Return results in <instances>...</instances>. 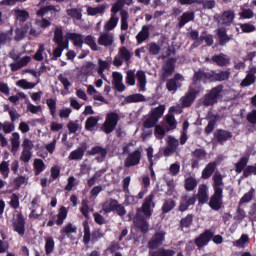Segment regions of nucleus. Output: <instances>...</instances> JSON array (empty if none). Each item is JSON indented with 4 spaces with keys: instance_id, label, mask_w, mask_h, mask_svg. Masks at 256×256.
Returning <instances> with one entry per match:
<instances>
[{
    "instance_id": "nucleus-42",
    "label": "nucleus",
    "mask_w": 256,
    "mask_h": 256,
    "mask_svg": "<svg viewBox=\"0 0 256 256\" xmlns=\"http://www.w3.org/2000/svg\"><path fill=\"white\" fill-rule=\"evenodd\" d=\"M84 43L85 45H88L92 51H99V47L97 46V41L95 39V36L93 35H87L84 37Z\"/></svg>"
},
{
    "instance_id": "nucleus-15",
    "label": "nucleus",
    "mask_w": 256,
    "mask_h": 256,
    "mask_svg": "<svg viewBox=\"0 0 256 256\" xmlns=\"http://www.w3.org/2000/svg\"><path fill=\"white\" fill-rule=\"evenodd\" d=\"M73 233H77V226L73 225V223H67L61 230L59 237V241H65V237H68L71 241H75V237H73Z\"/></svg>"
},
{
    "instance_id": "nucleus-62",
    "label": "nucleus",
    "mask_w": 256,
    "mask_h": 256,
    "mask_svg": "<svg viewBox=\"0 0 256 256\" xmlns=\"http://www.w3.org/2000/svg\"><path fill=\"white\" fill-rule=\"evenodd\" d=\"M44 52H45V44H40L38 50L33 56L34 61H43Z\"/></svg>"
},
{
    "instance_id": "nucleus-48",
    "label": "nucleus",
    "mask_w": 256,
    "mask_h": 256,
    "mask_svg": "<svg viewBox=\"0 0 256 256\" xmlns=\"http://www.w3.org/2000/svg\"><path fill=\"white\" fill-rule=\"evenodd\" d=\"M218 116H212V118L208 121V125L205 127L206 135H211L212 131H215V126L217 125Z\"/></svg>"
},
{
    "instance_id": "nucleus-40",
    "label": "nucleus",
    "mask_w": 256,
    "mask_h": 256,
    "mask_svg": "<svg viewBox=\"0 0 256 256\" xmlns=\"http://www.w3.org/2000/svg\"><path fill=\"white\" fill-rule=\"evenodd\" d=\"M53 41L56 43V45H68L63 39V29L59 27L55 28Z\"/></svg>"
},
{
    "instance_id": "nucleus-6",
    "label": "nucleus",
    "mask_w": 256,
    "mask_h": 256,
    "mask_svg": "<svg viewBox=\"0 0 256 256\" xmlns=\"http://www.w3.org/2000/svg\"><path fill=\"white\" fill-rule=\"evenodd\" d=\"M223 93V85H218L210 90L209 93L205 94L202 98V105L204 107H211L217 103V100L221 97Z\"/></svg>"
},
{
    "instance_id": "nucleus-9",
    "label": "nucleus",
    "mask_w": 256,
    "mask_h": 256,
    "mask_svg": "<svg viewBox=\"0 0 256 256\" xmlns=\"http://www.w3.org/2000/svg\"><path fill=\"white\" fill-rule=\"evenodd\" d=\"M25 216L23 213L18 212L16 214V218L12 220V229L19 235V237H24L25 236Z\"/></svg>"
},
{
    "instance_id": "nucleus-25",
    "label": "nucleus",
    "mask_w": 256,
    "mask_h": 256,
    "mask_svg": "<svg viewBox=\"0 0 256 256\" xmlns=\"http://www.w3.org/2000/svg\"><path fill=\"white\" fill-rule=\"evenodd\" d=\"M191 21H195V12H184L179 18L178 28L183 29Z\"/></svg>"
},
{
    "instance_id": "nucleus-63",
    "label": "nucleus",
    "mask_w": 256,
    "mask_h": 256,
    "mask_svg": "<svg viewBox=\"0 0 256 256\" xmlns=\"http://www.w3.org/2000/svg\"><path fill=\"white\" fill-rule=\"evenodd\" d=\"M149 53L150 55H159L161 53V46L156 42H151L149 44Z\"/></svg>"
},
{
    "instance_id": "nucleus-1",
    "label": "nucleus",
    "mask_w": 256,
    "mask_h": 256,
    "mask_svg": "<svg viewBox=\"0 0 256 256\" xmlns=\"http://www.w3.org/2000/svg\"><path fill=\"white\" fill-rule=\"evenodd\" d=\"M155 194L150 193L142 203L141 208L136 210V215L134 216L133 223L136 229H138L142 235H147L149 233V222L147 219H150L153 215V209H155Z\"/></svg>"
},
{
    "instance_id": "nucleus-49",
    "label": "nucleus",
    "mask_w": 256,
    "mask_h": 256,
    "mask_svg": "<svg viewBox=\"0 0 256 256\" xmlns=\"http://www.w3.org/2000/svg\"><path fill=\"white\" fill-rule=\"evenodd\" d=\"M95 63L93 62H85L82 67L81 71L84 73V75H93V71H95Z\"/></svg>"
},
{
    "instance_id": "nucleus-8",
    "label": "nucleus",
    "mask_w": 256,
    "mask_h": 256,
    "mask_svg": "<svg viewBox=\"0 0 256 256\" xmlns=\"http://www.w3.org/2000/svg\"><path fill=\"white\" fill-rule=\"evenodd\" d=\"M68 213L69 210H67L65 206L60 207L58 214L49 218L47 227H53L55 224L58 225V227H61V225L65 223V219H67Z\"/></svg>"
},
{
    "instance_id": "nucleus-12",
    "label": "nucleus",
    "mask_w": 256,
    "mask_h": 256,
    "mask_svg": "<svg viewBox=\"0 0 256 256\" xmlns=\"http://www.w3.org/2000/svg\"><path fill=\"white\" fill-rule=\"evenodd\" d=\"M60 12H61L60 6H53L49 4V5L40 7L36 15L38 17H45V15H49L50 13V16H48V19L52 20V19H55V17H57V13H60Z\"/></svg>"
},
{
    "instance_id": "nucleus-39",
    "label": "nucleus",
    "mask_w": 256,
    "mask_h": 256,
    "mask_svg": "<svg viewBox=\"0 0 256 256\" xmlns=\"http://www.w3.org/2000/svg\"><path fill=\"white\" fill-rule=\"evenodd\" d=\"M20 136L19 133L14 132L12 133V139H11V153L15 155L17 151H19V147L21 146V142H19Z\"/></svg>"
},
{
    "instance_id": "nucleus-59",
    "label": "nucleus",
    "mask_w": 256,
    "mask_h": 256,
    "mask_svg": "<svg viewBox=\"0 0 256 256\" xmlns=\"http://www.w3.org/2000/svg\"><path fill=\"white\" fill-rule=\"evenodd\" d=\"M110 67L111 66L109 65V62L99 59L98 60V70H97L98 75H103L105 70L110 69Z\"/></svg>"
},
{
    "instance_id": "nucleus-28",
    "label": "nucleus",
    "mask_w": 256,
    "mask_h": 256,
    "mask_svg": "<svg viewBox=\"0 0 256 256\" xmlns=\"http://www.w3.org/2000/svg\"><path fill=\"white\" fill-rule=\"evenodd\" d=\"M145 101L146 99L143 94H131L124 98L123 103L128 105L129 103H143Z\"/></svg>"
},
{
    "instance_id": "nucleus-36",
    "label": "nucleus",
    "mask_w": 256,
    "mask_h": 256,
    "mask_svg": "<svg viewBox=\"0 0 256 256\" xmlns=\"http://www.w3.org/2000/svg\"><path fill=\"white\" fill-rule=\"evenodd\" d=\"M137 81L139 84L140 91H145V87L147 85V75H145V71L139 70L136 73Z\"/></svg>"
},
{
    "instance_id": "nucleus-61",
    "label": "nucleus",
    "mask_w": 256,
    "mask_h": 256,
    "mask_svg": "<svg viewBox=\"0 0 256 256\" xmlns=\"http://www.w3.org/2000/svg\"><path fill=\"white\" fill-rule=\"evenodd\" d=\"M253 83H255V75L247 74L240 85L241 87H249V85H253Z\"/></svg>"
},
{
    "instance_id": "nucleus-53",
    "label": "nucleus",
    "mask_w": 256,
    "mask_h": 256,
    "mask_svg": "<svg viewBox=\"0 0 256 256\" xmlns=\"http://www.w3.org/2000/svg\"><path fill=\"white\" fill-rule=\"evenodd\" d=\"M117 23H119V18L112 15L109 21L105 24L104 29L106 31H113V29L117 27Z\"/></svg>"
},
{
    "instance_id": "nucleus-5",
    "label": "nucleus",
    "mask_w": 256,
    "mask_h": 256,
    "mask_svg": "<svg viewBox=\"0 0 256 256\" xmlns=\"http://www.w3.org/2000/svg\"><path fill=\"white\" fill-rule=\"evenodd\" d=\"M203 91V87L199 86H190L187 93L180 99L181 105L184 108L191 107L195 100L197 99V95Z\"/></svg>"
},
{
    "instance_id": "nucleus-29",
    "label": "nucleus",
    "mask_w": 256,
    "mask_h": 256,
    "mask_svg": "<svg viewBox=\"0 0 256 256\" xmlns=\"http://www.w3.org/2000/svg\"><path fill=\"white\" fill-rule=\"evenodd\" d=\"M149 35V26H142L141 31L136 35V41L138 45H141V43H145V41L149 39Z\"/></svg>"
},
{
    "instance_id": "nucleus-21",
    "label": "nucleus",
    "mask_w": 256,
    "mask_h": 256,
    "mask_svg": "<svg viewBox=\"0 0 256 256\" xmlns=\"http://www.w3.org/2000/svg\"><path fill=\"white\" fill-rule=\"evenodd\" d=\"M85 151H87V144L83 143L81 147L70 152L68 159L70 161H81L85 157Z\"/></svg>"
},
{
    "instance_id": "nucleus-34",
    "label": "nucleus",
    "mask_w": 256,
    "mask_h": 256,
    "mask_svg": "<svg viewBox=\"0 0 256 256\" xmlns=\"http://www.w3.org/2000/svg\"><path fill=\"white\" fill-rule=\"evenodd\" d=\"M193 219H195L194 214H187L185 217H183L180 220V224H179L181 231H183V229H189V227L193 225Z\"/></svg>"
},
{
    "instance_id": "nucleus-32",
    "label": "nucleus",
    "mask_w": 256,
    "mask_h": 256,
    "mask_svg": "<svg viewBox=\"0 0 256 256\" xmlns=\"http://www.w3.org/2000/svg\"><path fill=\"white\" fill-rule=\"evenodd\" d=\"M212 73V82L215 81H227L231 77V72L229 70L221 71L219 73L211 71Z\"/></svg>"
},
{
    "instance_id": "nucleus-47",
    "label": "nucleus",
    "mask_w": 256,
    "mask_h": 256,
    "mask_svg": "<svg viewBox=\"0 0 256 256\" xmlns=\"http://www.w3.org/2000/svg\"><path fill=\"white\" fill-rule=\"evenodd\" d=\"M55 249V240L53 237L49 236L45 238V253L46 255H51Z\"/></svg>"
},
{
    "instance_id": "nucleus-4",
    "label": "nucleus",
    "mask_w": 256,
    "mask_h": 256,
    "mask_svg": "<svg viewBox=\"0 0 256 256\" xmlns=\"http://www.w3.org/2000/svg\"><path fill=\"white\" fill-rule=\"evenodd\" d=\"M102 211L108 215V213H116L119 217H125L127 210L125 206L119 204L117 199L109 198L102 204Z\"/></svg>"
},
{
    "instance_id": "nucleus-17",
    "label": "nucleus",
    "mask_w": 256,
    "mask_h": 256,
    "mask_svg": "<svg viewBox=\"0 0 256 256\" xmlns=\"http://www.w3.org/2000/svg\"><path fill=\"white\" fill-rule=\"evenodd\" d=\"M175 63H177L176 58H168L163 66L162 80L165 81L168 77H171L175 73Z\"/></svg>"
},
{
    "instance_id": "nucleus-45",
    "label": "nucleus",
    "mask_w": 256,
    "mask_h": 256,
    "mask_svg": "<svg viewBox=\"0 0 256 256\" xmlns=\"http://www.w3.org/2000/svg\"><path fill=\"white\" fill-rule=\"evenodd\" d=\"M118 55L125 63L131 61V52L125 46L119 48Z\"/></svg>"
},
{
    "instance_id": "nucleus-55",
    "label": "nucleus",
    "mask_w": 256,
    "mask_h": 256,
    "mask_svg": "<svg viewBox=\"0 0 256 256\" xmlns=\"http://www.w3.org/2000/svg\"><path fill=\"white\" fill-rule=\"evenodd\" d=\"M58 47L53 51V56H52V60L53 61H57V59H59V57H61V55H63V51H65V49H67V44H57Z\"/></svg>"
},
{
    "instance_id": "nucleus-50",
    "label": "nucleus",
    "mask_w": 256,
    "mask_h": 256,
    "mask_svg": "<svg viewBox=\"0 0 256 256\" xmlns=\"http://www.w3.org/2000/svg\"><path fill=\"white\" fill-rule=\"evenodd\" d=\"M99 123V118L95 116H90L85 123V129L86 131H93L94 127H97V124Z\"/></svg>"
},
{
    "instance_id": "nucleus-35",
    "label": "nucleus",
    "mask_w": 256,
    "mask_h": 256,
    "mask_svg": "<svg viewBox=\"0 0 256 256\" xmlns=\"http://www.w3.org/2000/svg\"><path fill=\"white\" fill-rule=\"evenodd\" d=\"M86 155H100L102 159H105V157H107V148H103L101 146H95L92 147L91 150H88Z\"/></svg>"
},
{
    "instance_id": "nucleus-27",
    "label": "nucleus",
    "mask_w": 256,
    "mask_h": 256,
    "mask_svg": "<svg viewBox=\"0 0 256 256\" xmlns=\"http://www.w3.org/2000/svg\"><path fill=\"white\" fill-rule=\"evenodd\" d=\"M220 20L222 21V25H230L231 23H233V21H235V11H224L220 16Z\"/></svg>"
},
{
    "instance_id": "nucleus-16",
    "label": "nucleus",
    "mask_w": 256,
    "mask_h": 256,
    "mask_svg": "<svg viewBox=\"0 0 256 256\" xmlns=\"http://www.w3.org/2000/svg\"><path fill=\"white\" fill-rule=\"evenodd\" d=\"M179 81H185V78H183V75L180 73H176L173 78L167 80L166 89H168L170 93H177V89L181 87Z\"/></svg>"
},
{
    "instance_id": "nucleus-57",
    "label": "nucleus",
    "mask_w": 256,
    "mask_h": 256,
    "mask_svg": "<svg viewBox=\"0 0 256 256\" xmlns=\"http://www.w3.org/2000/svg\"><path fill=\"white\" fill-rule=\"evenodd\" d=\"M0 131H4V133L9 134L15 131V123L5 122L4 124L0 122Z\"/></svg>"
},
{
    "instance_id": "nucleus-54",
    "label": "nucleus",
    "mask_w": 256,
    "mask_h": 256,
    "mask_svg": "<svg viewBox=\"0 0 256 256\" xmlns=\"http://www.w3.org/2000/svg\"><path fill=\"white\" fill-rule=\"evenodd\" d=\"M129 13L127 11H122L121 12V26L120 29L121 31H127L129 29Z\"/></svg>"
},
{
    "instance_id": "nucleus-24",
    "label": "nucleus",
    "mask_w": 256,
    "mask_h": 256,
    "mask_svg": "<svg viewBox=\"0 0 256 256\" xmlns=\"http://www.w3.org/2000/svg\"><path fill=\"white\" fill-rule=\"evenodd\" d=\"M197 199L199 205H205V203L209 202V194L207 193V185L203 184L199 186Z\"/></svg>"
},
{
    "instance_id": "nucleus-3",
    "label": "nucleus",
    "mask_w": 256,
    "mask_h": 256,
    "mask_svg": "<svg viewBox=\"0 0 256 256\" xmlns=\"http://www.w3.org/2000/svg\"><path fill=\"white\" fill-rule=\"evenodd\" d=\"M83 227H84V236H83L84 245H89V243H92V245H95V243H98L100 239H103V237H105V234L101 231V229H95L91 232V228L89 227V222H87V220L83 222Z\"/></svg>"
},
{
    "instance_id": "nucleus-58",
    "label": "nucleus",
    "mask_w": 256,
    "mask_h": 256,
    "mask_svg": "<svg viewBox=\"0 0 256 256\" xmlns=\"http://www.w3.org/2000/svg\"><path fill=\"white\" fill-rule=\"evenodd\" d=\"M0 173L2 175V177L4 179H7V177H9V173H10V170H9V162L7 161H2L0 163Z\"/></svg>"
},
{
    "instance_id": "nucleus-26",
    "label": "nucleus",
    "mask_w": 256,
    "mask_h": 256,
    "mask_svg": "<svg viewBox=\"0 0 256 256\" xmlns=\"http://www.w3.org/2000/svg\"><path fill=\"white\" fill-rule=\"evenodd\" d=\"M14 17L18 23H25V21H29L31 15L29 14V11L18 8L14 10Z\"/></svg>"
},
{
    "instance_id": "nucleus-18",
    "label": "nucleus",
    "mask_w": 256,
    "mask_h": 256,
    "mask_svg": "<svg viewBox=\"0 0 256 256\" xmlns=\"http://www.w3.org/2000/svg\"><path fill=\"white\" fill-rule=\"evenodd\" d=\"M141 157L140 150H134L132 153H129L124 160V167H135L139 165V163H141Z\"/></svg>"
},
{
    "instance_id": "nucleus-51",
    "label": "nucleus",
    "mask_w": 256,
    "mask_h": 256,
    "mask_svg": "<svg viewBox=\"0 0 256 256\" xmlns=\"http://www.w3.org/2000/svg\"><path fill=\"white\" fill-rule=\"evenodd\" d=\"M247 163H249V158L247 157H242L239 162L236 164V173H243L245 169H247Z\"/></svg>"
},
{
    "instance_id": "nucleus-20",
    "label": "nucleus",
    "mask_w": 256,
    "mask_h": 256,
    "mask_svg": "<svg viewBox=\"0 0 256 256\" xmlns=\"http://www.w3.org/2000/svg\"><path fill=\"white\" fill-rule=\"evenodd\" d=\"M67 39H69V41L73 43L76 49H83L85 39V36H83V34L77 32H69L67 33Z\"/></svg>"
},
{
    "instance_id": "nucleus-44",
    "label": "nucleus",
    "mask_w": 256,
    "mask_h": 256,
    "mask_svg": "<svg viewBox=\"0 0 256 256\" xmlns=\"http://www.w3.org/2000/svg\"><path fill=\"white\" fill-rule=\"evenodd\" d=\"M47 107L52 115L53 119L57 117V101L53 98H49L46 100Z\"/></svg>"
},
{
    "instance_id": "nucleus-38",
    "label": "nucleus",
    "mask_w": 256,
    "mask_h": 256,
    "mask_svg": "<svg viewBox=\"0 0 256 256\" xmlns=\"http://www.w3.org/2000/svg\"><path fill=\"white\" fill-rule=\"evenodd\" d=\"M176 205H177V203L173 199L165 200L162 205V208H161L162 214L167 215V213H169L170 211H173V209H175Z\"/></svg>"
},
{
    "instance_id": "nucleus-56",
    "label": "nucleus",
    "mask_w": 256,
    "mask_h": 256,
    "mask_svg": "<svg viewBox=\"0 0 256 256\" xmlns=\"http://www.w3.org/2000/svg\"><path fill=\"white\" fill-rule=\"evenodd\" d=\"M191 155L195 159H198V161H202V159H205V157H207V151H205V149L203 148H197L191 152Z\"/></svg>"
},
{
    "instance_id": "nucleus-43",
    "label": "nucleus",
    "mask_w": 256,
    "mask_h": 256,
    "mask_svg": "<svg viewBox=\"0 0 256 256\" xmlns=\"http://www.w3.org/2000/svg\"><path fill=\"white\" fill-rule=\"evenodd\" d=\"M165 113V105H159L158 107L152 109L150 117L156 120H160Z\"/></svg>"
},
{
    "instance_id": "nucleus-23",
    "label": "nucleus",
    "mask_w": 256,
    "mask_h": 256,
    "mask_svg": "<svg viewBox=\"0 0 256 256\" xmlns=\"http://www.w3.org/2000/svg\"><path fill=\"white\" fill-rule=\"evenodd\" d=\"M216 35L218 37L220 47H225V45L233 39V35L228 36L227 30L221 28L217 30Z\"/></svg>"
},
{
    "instance_id": "nucleus-19",
    "label": "nucleus",
    "mask_w": 256,
    "mask_h": 256,
    "mask_svg": "<svg viewBox=\"0 0 256 256\" xmlns=\"http://www.w3.org/2000/svg\"><path fill=\"white\" fill-rule=\"evenodd\" d=\"M165 241V233L156 232L148 242V249H159Z\"/></svg>"
},
{
    "instance_id": "nucleus-37",
    "label": "nucleus",
    "mask_w": 256,
    "mask_h": 256,
    "mask_svg": "<svg viewBox=\"0 0 256 256\" xmlns=\"http://www.w3.org/2000/svg\"><path fill=\"white\" fill-rule=\"evenodd\" d=\"M33 167H34V175L36 177L41 175V173H43V171H45V169L47 168L45 166V162H43V160L39 158L34 160Z\"/></svg>"
},
{
    "instance_id": "nucleus-10",
    "label": "nucleus",
    "mask_w": 256,
    "mask_h": 256,
    "mask_svg": "<svg viewBox=\"0 0 256 256\" xmlns=\"http://www.w3.org/2000/svg\"><path fill=\"white\" fill-rule=\"evenodd\" d=\"M233 139V132L225 129H217L213 133V141L218 145H225L227 141Z\"/></svg>"
},
{
    "instance_id": "nucleus-11",
    "label": "nucleus",
    "mask_w": 256,
    "mask_h": 256,
    "mask_svg": "<svg viewBox=\"0 0 256 256\" xmlns=\"http://www.w3.org/2000/svg\"><path fill=\"white\" fill-rule=\"evenodd\" d=\"M213 239V232L211 229H206L203 231L198 237L194 239V244L198 249H203V247H207L209 242Z\"/></svg>"
},
{
    "instance_id": "nucleus-13",
    "label": "nucleus",
    "mask_w": 256,
    "mask_h": 256,
    "mask_svg": "<svg viewBox=\"0 0 256 256\" xmlns=\"http://www.w3.org/2000/svg\"><path fill=\"white\" fill-rule=\"evenodd\" d=\"M207 83L208 81H212V72H205L203 70H198L194 72L192 77V85L193 87H197L199 83Z\"/></svg>"
},
{
    "instance_id": "nucleus-22",
    "label": "nucleus",
    "mask_w": 256,
    "mask_h": 256,
    "mask_svg": "<svg viewBox=\"0 0 256 256\" xmlns=\"http://www.w3.org/2000/svg\"><path fill=\"white\" fill-rule=\"evenodd\" d=\"M212 63H215L218 67H227L231 63V59L227 55L220 53L212 56Z\"/></svg>"
},
{
    "instance_id": "nucleus-2",
    "label": "nucleus",
    "mask_w": 256,
    "mask_h": 256,
    "mask_svg": "<svg viewBox=\"0 0 256 256\" xmlns=\"http://www.w3.org/2000/svg\"><path fill=\"white\" fill-rule=\"evenodd\" d=\"M213 181L214 193L210 197L208 205L213 211H219L223 208V187H225V183H223V175L215 174L213 176Z\"/></svg>"
},
{
    "instance_id": "nucleus-52",
    "label": "nucleus",
    "mask_w": 256,
    "mask_h": 256,
    "mask_svg": "<svg viewBox=\"0 0 256 256\" xmlns=\"http://www.w3.org/2000/svg\"><path fill=\"white\" fill-rule=\"evenodd\" d=\"M29 181V178L27 177V175H19L14 178L13 180V183H14V186L16 187V189H20V187L22 185H25L27 184V182Z\"/></svg>"
},
{
    "instance_id": "nucleus-30",
    "label": "nucleus",
    "mask_w": 256,
    "mask_h": 256,
    "mask_svg": "<svg viewBox=\"0 0 256 256\" xmlns=\"http://www.w3.org/2000/svg\"><path fill=\"white\" fill-rule=\"evenodd\" d=\"M113 41V35L109 33H103L98 38V44L103 47H111V45H113Z\"/></svg>"
},
{
    "instance_id": "nucleus-14",
    "label": "nucleus",
    "mask_w": 256,
    "mask_h": 256,
    "mask_svg": "<svg viewBox=\"0 0 256 256\" xmlns=\"http://www.w3.org/2000/svg\"><path fill=\"white\" fill-rule=\"evenodd\" d=\"M195 203H197V196L195 194L191 197H189L187 194H184L180 199L178 211L185 213V211H188L189 207H191V205H195Z\"/></svg>"
},
{
    "instance_id": "nucleus-31",
    "label": "nucleus",
    "mask_w": 256,
    "mask_h": 256,
    "mask_svg": "<svg viewBox=\"0 0 256 256\" xmlns=\"http://www.w3.org/2000/svg\"><path fill=\"white\" fill-rule=\"evenodd\" d=\"M217 169V162H210L202 171V179H209Z\"/></svg>"
},
{
    "instance_id": "nucleus-64",
    "label": "nucleus",
    "mask_w": 256,
    "mask_h": 256,
    "mask_svg": "<svg viewBox=\"0 0 256 256\" xmlns=\"http://www.w3.org/2000/svg\"><path fill=\"white\" fill-rule=\"evenodd\" d=\"M80 212L85 217V219H89V201L87 200L82 201Z\"/></svg>"
},
{
    "instance_id": "nucleus-7",
    "label": "nucleus",
    "mask_w": 256,
    "mask_h": 256,
    "mask_svg": "<svg viewBox=\"0 0 256 256\" xmlns=\"http://www.w3.org/2000/svg\"><path fill=\"white\" fill-rule=\"evenodd\" d=\"M119 114L117 112H109L106 115V120L103 123L101 129L106 135L109 133H113L114 129H117V125H119Z\"/></svg>"
},
{
    "instance_id": "nucleus-60",
    "label": "nucleus",
    "mask_w": 256,
    "mask_h": 256,
    "mask_svg": "<svg viewBox=\"0 0 256 256\" xmlns=\"http://www.w3.org/2000/svg\"><path fill=\"white\" fill-rule=\"evenodd\" d=\"M16 85L21 89H35V83L29 82L25 79L19 80Z\"/></svg>"
},
{
    "instance_id": "nucleus-41",
    "label": "nucleus",
    "mask_w": 256,
    "mask_h": 256,
    "mask_svg": "<svg viewBox=\"0 0 256 256\" xmlns=\"http://www.w3.org/2000/svg\"><path fill=\"white\" fill-rule=\"evenodd\" d=\"M197 185H198L197 179L190 176L185 179L184 189L186 191H195V189L197 188Z\"/></svg>"
},
{
    "instance_id": "nucleus-33",
    "label": "nucleus",
    "mask_w": 256,
    "mask_h": 256,
    "mask_svg": "<svg viewBox=\"0 0 256 256\" xmlns=\"http://www.w3.org/2000/svg\"><path fill=\"white\" fill-rule=\"evenodd\" d=\"M233 247H238L239 249H245L249 246V235L242 234L238 240L232 242Z\"/></svg>"
},
{
    "instance_id": "nucleus-46",
    "label": "nucleus",
    "mask_w": 256,
    "mask_h": 256,
    "mask_svg": "<svg viewBox=\"0 0 256 256\" xmlns=\"http://www.w3.org/2000/svg\"><path fill=\"white\" fill-rule=\"evenodd\" d=\"M149 253L153 256H175V250L165 248H159L158 250Z\"/></svg>"
}]
</instances>
